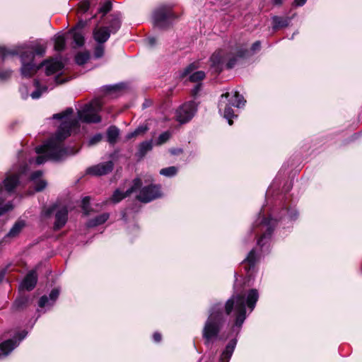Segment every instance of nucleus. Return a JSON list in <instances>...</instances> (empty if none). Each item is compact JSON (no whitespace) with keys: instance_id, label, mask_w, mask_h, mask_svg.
I'll list each match as a JSON object with an SVG mask.
<instances>
[{"instance_id":"f3484780","label":"nucleus","mask_w":362,"mask_h":362,"mask_svg":"<svg viewBox=\"0 0 362 362\" xmlns=\"http://www.w3.org/2000/svg\"><path fill=\"white\" fill-rule=\"evenodd\" d=\"M237 344V339H232L222 351L218 362H229Z\"/></svg>"},{"instance_id":"ddd939ff","label":"nucleus","mask_w":362,"mask_h":362,"mask_svg":"<svg viewBox=\"0 0 362 362\" xmlns=\"http://www.w3.org/2000/svg\"><path fill=\"white\" fill-rule=\"evenodd\" d=\"M59 295V290L58 288H54L52 290L49 296H42L38 302V306L40 308H44L46 310H49L55 303Z\"/></svg>"},{"instance_id":"72a5a7b5","label":"nucleus","mask_w":362,"mask_h":362,"mask_svg":"<svg viewBox=\"0 0 362 362\" xmlns=\"http://www.w3.org/2000/svg\"><path fill=\"white\" fill-rule=\"evenodd\" d=\"M286 218L295 219L297 217V212L296 211H291L289 208L285 207L282 210Z\"/></svg>"},{"instance_id":"dca6fc26","label":"nucleus","mask_w":362,"mask_h":362,"mask_svg":"<svg viewBox=\"0 0 362 362\" xmlns=\"http://www.w3.org/2000/svg\"><path fill=\"white\" fill-rule=\"evenodd\" d=\"M40 66H45V74L47 76L58 74L64 68V64L62 62L54 59L46 60Z\"/></svg>"},{"instance_id":"5fc2aeb1","label":"nucleus","mask_w":362,"mask_h":362,"mask_svg":"<svg viewBox=\"0 0 362 362\" xmlns=\"http://www.w3.org/2000/svg\"><path fill=\"white\" fill-rule=\"evenodd\" d=\"M306 1L307 0H295L294 4L296 6H303L306 2Z\"/></svg>"},{"instance_id":"2eb2a0df","label":"nucleus","mask_w":362,"mask_h":362,"mask_svg":"<svg viewBox=\"0 0 362 362\" xmlns=\"http://www.w3.org/2000/svg\"><path fill=\"white\" fill-rule=\"evenodd\" d=\"M226 52L224 50L216 51L210 58L211 67L214 69V71L219 73L222 70V65L225 60Z\"/></svg>"},{"instance_id":"a19ab883","label":"nucleus","mask_w":362,"mask_h":362,"mask_svg":"<svg viewBox=\"0 0 362 362\" xmlns=\"http://www.w3.org/2000/svg\"><path fill=\"white\" fill-rule=\"evenodd\" d=\"M13 209V205H0V216Z\"/></svg>"},{"instance_id":"864d4df0","label":"nucleus","mask_w":362,"mask_h":362,"mask_svg":"<svg viewBox=\"0 0 362 362\" xmlns=\"http://www.w3.org/2000/svg\"><path fill=\"white\" fill-rule=\"evenodd\" d=\"M90 201H92V198L89 196H86L83 198L82 204H88Z\"/></svg>"},{"instance_id":"39448f33","label":"nucleus","mask_w":362,"mask_h":362,"mask_svg":"<svg viewBox=\"0 0 362 362\" xmlns=\"http://www.w3.org/2000/svg\"><path fill=\"white\" fill-rule=\"evenodd\" d=\"M60 206L61 205H51L48 208H44L42 211V216L44 218H49L52 214H54V230H59L62 228L66 224L68 219L67 209L64 206L62 207H60Z\"/></svg>"},{"instance_id":"4c0bfd02","label":"nucleus","mask_w":362,"mask_h":362,"mask_svg":"<svg viewBox=\"0 0 362 362\" xmlns=\"http://www.w3.org/2000/svg\"><path fill=\"white\" fill-rule=\"evenodd\" d=\"M103 136L100 134H98L90 139L88 141V145L92 146L96 144L102 140Z\"/></svg>"},{"instance_id":"c756f323","label":"nucleus","mask_w":362,"mask_h":362,"mask_svg":"<svg viewBox=\"0 0 362 362\" xmlns=\"http://www.w3.org/2000/svg\"><path fill=\"white\" fill-rule=\"evenodd\" d=\"M272 20L274 23L273 26L275 29L286 27L288 25V20L287 18L274 16Z\"/></svg>"},{"instance_id":"7c9ffc66","label":"nucleus","mask_w":362,"mask_h":362,"mask_svg":"<svg viewBox=\"0 0 362 362\" xmlns=\"http://www.w3.org/2000/svg\"><path fill=\"white\" fill-rule=\"evenodd\" d=\"M177 173V168L175 166L163 168L160 170V174L165 177H173Z\"/></svg>"},{"instance_id":"4d7b16f0","label":"nucleus","mask_w":362,"mask_h":362,"mask_svg":"<svg viewBox=\"0 0 362 362\" xmlns=\"http://www.w3.org/2000/svg\"><path fill=\"white\" fill-rule=\"evenodd\" d=\"M137 135H138V134H135V131H134V132H132V133H130V134H127V138L128 139H132V138H133V137H134V136H136Z\"/></svg>"},{"instance_id":"f03ea898","label":"nucleus","mask_w":362,"mask_h":362,"mask_svg":"<svg viewBox=\"0 0 362 362\" xmlns=\"http://www.w3.org/2000/svg\"><path fill=\"white\" fill-rule=\"evenodd\" d=\"M73 112L71 108H69L63 113L55 114L53 115L54 119H63L62 124L59 127L56 135L52 137L49 141L36 148V151L45 153L51 159L59 160L69 154H74L75 151H68L66 149L62 148L59 143L70 135V130L78 124V119L71 118V115Z\"/></svg>"},{"instance_id":"79ce46f5","label":"nucleus","mask_w":362,"mask_h":362,"mask_svg":"<svg viewBox=\"0 0 362 362\" xmlns=\"http://www.w3.org/2000/svg\"><path fill=\"white\" fill-rule=\"evenodd\" d=\"M11 75V71L10 70H4L0 71V80H4L9 78Z\"/></svg>"},{"instance_id":"052dcab7","label":"nucleus","mask_w":362,"mask_h":362,"mask_svg":"<svg viewBox=\"0 0 362 362\" xmlns=\"http://www.w3.org/2000/svg\"><path fill=\"white\" fill-rule=\"evenodd\" d=\"M80 25H81V28H83V27L84 26V25H85V24H84V23H80Z\"/></svg>"},{"instance_id":"bf43d9fd","label":"nucleus","mask_w":362,"mask_h":362,"mask_svg":"<svg viewBox=\"0 0 362 362\" xmlns=\"http://www.w3.org/2000/svg\"><path fill=\"white\" fill-rule=\"evenodd\" d=\"M35 85L36 86L37 88L39 87V82L37 81H35Z\"/></svg>"},{"instance_id":"3c124183","label":"nucleus","mask_w":362,"mask_h":362,"mask_svg":"<svg viewBox=\"0 0 362 362\" xmlns=\"http://www.w3.org/2000/svg\"><path fill=\"white\" fill-rule=\"evenodd\" d=\"M235 61L236 59L235 58L230 59L227 64L228 68H232L235 64Z\"/></svg>"},{"instance_id":"680f3d73","label":"nucleus","mask_w":362,"mask_h":362,"mask_svg":"<svg viewBox=\"0 0 362 362\" xmlns=\"http://www.w3.org/2000/svg\"><path fill=\"white\" fill-rule=\"evenodd\" d=\"M19 303H20V301L18 300L16 301V304H18Z\"/></svg>"},{"instance_id":"a878e982","label":"nucleus","mask_w":362,"mask_h":362,"mask_svg":"<svg viewBox=\"0 0 362 362\" xmlns=\"http://www.w3.org/2000/svg\"><path fill=\"white\" fill-rule=\"evenodd\" d=\"M119 130L115 126L110 127L107 130V139L111 144H115L119 138Z\"/></svg>"},{"instance_id":"e433bc0d","label":"nucleus","mask_w":362,"mask_h":362,"mask_svg":"<svg viewBox=\"0 0 362 362\" xmlns=\"http://www.w3.org/2000/svg\"><path fill=\"white\" fill-rule=\"evenodd\" d=\"M104 54V46L101 44L98 45L94 51V55L96 58L101 57Z\"/></svg>"},{"instance_id":"9d476101","label":"nucleus","mask_w":362,"mask_h":362,"mask_svg":"<svg viewBox=\"0 0 362 362\" xmlns=\"http://www.w3.org/2000/svg\"><path fill=\"white\" fill-rule=\"evenodd\" d=\"M113 163L107 161L88 168L86 170L87 174L93 176H102L108 174L113 169Z\"/></svg>"},{"instance_id":"b1692460","label":"nucleus","mask_w":362,"mask_h":362,"mask_svg":"<svg viewBox=\"0 0 362 362\" xmlns=\"http://www.w3.org/2000/svg\"><path fill=\"white\" fill-rule=\"evenodd\" d=\"M259 259L256 249H252L247 255V257L244 259L243 263L248 266V269H252L255 267L256 263Z\"/></svg>"},{"instance_id":"2f4dec72","label":"nucleus","mask_w":362,"mask_h":362,"mask_svg":"<svg viewBox=\"0 0 362 362\" xmlns=\"http://www.w3.org/2000/svg\"><path fill=\"white\" fill-rule=\"evenodd\" d=\"M121 26V21L118 16L114 17L110 22V33H116Z\"/></svg>"},{"instance_id":"20e7f679","label":"nucleus","mask_w":362,"mask_h":362,"mask_svg":"<svg viewBox=\"0 0 362 362\" xmlns=\"http://www.w3.org/2000/svg\"><path fill=\"white\" fill-rule=\"evenodd\" d=\"M276 221V219L272 217L267 218L261 214H259L256 223L255 233V235L259 234V238L257 240V245L262 250H264V247H266V250H267V244L271 240V236Z\"/></svg>"},{"instance_id":"cd10ccee","label":"nucleus","mask_w":362,"mask_h":362,"mask_svg":"<svg viewBox=\"0 0 362 362\" xmlns=\"http://www.w3.org/2000/svg\"><path fill=\"white\" fill-rule=\"evenodd\" d=\"M152 140L146 141L139 144V153L141 156H144V155L149 151L152 149Z\"/></svg>"},{"instance_id":"aec40b11","label":"nucleus","mask_w":362,"mask_h":362,"mask_svg":"<svg viewBox=\"0 0 362 362\" xmlns=\"http://www.w3.org/2000/svg\"><path fill=\"white\" fill-rule=\"evenodd\" d=\"M37 276L35 271H30L21 284V288L27 291H31L37 284Z\"/></svg>"},{"instance_id":"5701e85b","label":"nucleus","mask_w":362,"mask_h":362,"mask_svg":"<svg viewBox=\"0 0 362 362\" xmlns=\"http://www.w3.org/2000/svg\"><path fill=\"white\" fill-rule=\"evenodd\" d=\"M42 175V171H36L31 175V180L34 182V186L36 191H41L47 186V182L40 177Z\"/></svg>"},{"instance_id":"412c9836","label":"nucleus","mask_w":362,"mask_h":362,"mask_svg":"<svg viewBox=\"0 0 362 362\" xmlns=\"http://www.w3.org/2000/svg\"><path fill=\"white\" fill-rule=\"evenodd\" d=\"M25 226V222L23 220H18L8 232V233L4 236V240L6 239H12L17 237L20 233L22 231L23 228Z\"/></svg>"},{"instance_id":"f257e3e1","label":"nucleus","mask_w":362,"mask_h":362,"mask_svg":"<svg viewBox=\"0 0 362 362\" xmlns=\"http://www.w3.org/2000/svg\"><path fill=\"white\" fill-rule=\"evenodd\" d=\"M259 298V293L256 289H250L246 293L233 295L225 304V311L221 303H217L211 305L209 311V317L202 330V336L206 345H209L214 340H226L227 337L220 335L225 316L229 315L233 310L235 311V321L232 331L236 334L246 319L247 309L251 313L255 308Z\"/></svg>"},{"instance_id":"c9c22d12","label":"nucleus","mask_w":362,"mask_h":362,"mask_svg":"<svg viewBox=\"0 0 362 362\" xmlns=\"http://www.w3.org/2000/svg\"><path fill=\"white\" fill-rule=\"evenodd\" d=\"M170 137V134L168 132H165L163 133H162L158 139V141L156 142V144L157 145H161L163 144V143L166 142Z\"/></svg>"},{"instance_id":"bb28decb","label":"nucleus","mask_w":362,"mask_h":362,"mask_svg":"<svg viewBox=\"0 0 362 362\" xmlns=\"http://www.w3.org/2000/svg\"><path fill=\"white\" fill-rule=\"evenodd\" d=\"M166 18H167V15L163 9L157 10L154 13V16H153L154 23L157 26L162 27L163 22L165 21Z\"/></svg>"},{"instance_id":"1a4fd4ad","label":"nucleus","mask_w":362,"mask_h":362,"mask_svg":"<svg viewBox=\"0 0 362 362\" xmlns=\"http://www.w3.org/2000/svg\"><path fill=\"white\" fill-rule=\"evenodd\" d=\"M160 195L161 192L160 187L158 186L153 185L143 188L138 195V199L142 202H148L157 197H159Z\"/></svg>"},{"instance_id":"6e6d98bb","label":"nucleus","mask_w":362,"mask_h":362,"mask_svg":"<svg viewBox=\"0 0 362 362\" xmlns=\"http://www.w3.org/2000/svg\"><path fill=\"white\" fill-rule=\"evenodd\" d=\"M122 89V85H115L110 88V90H117Z\"/></svg>"},{"instance_id":"393cba45","label":"nucleus","mask_w":362,"mask_h":362,"mask_svg":"<svg viewBox=\"0 0 362 362\" xmlns=\"http://www.w3.org/2000/svg\"><path fill=\"white\" fill-rule=\"evenodd\" d=\"M109 217L110 215L108 213H103L93 218L90 219L86 223L87 227L93 228L101 225L106 222Z\"/></svg>"},{"instance_id":"49530a36","label":"nucleus","mask_w":362,"mask_h":362,"mask_svg":"<svg viewBox=\"0 0 362 362\" xmlns=\"http://www.w3.org/2000/svg\"><path fill=\"white\" fill-rule=\"evenodd\" d=\"M261 47V42L260 41H256L255 43L252 44L251 49L252 52H256L257 50H259Z\"/></svg>"},{"instance_id":"37998d69","label":"nucleus","mask_w":362,"mask_h":362,"mask_svg":"<svg viewBox=\"0 0 362 362\" xmlns=\"http://www.w3.org/2000/svg\"><path fill=\"white\" fill-rule=\"evenodd\" d=\"M47 88L46 87H43L42 90H40L39 89H37V90L34 91L31 94V97L33 98V99H37L38 98L40 97L42 93L44 91H46Z\"/></svg>"},{"instance_id":"473e14b6","label":"nucleus","mask_w":362,"mask_h":362,"mask_svg":"<svg viewBox=\"0 0 362 362\" xmlns=\"http://www.w3.org/2000/svg\"><path fill=\"white\" fill-rule=\"evenodd\" d=\"M74 40L76 45L81 47L84 44V37L81 33L74 30L73 35Z\"/></svg>"},{"instance_id":"603ef678","label":"nucleus","mask_w":362,"mask_h":362,"mask_svg":"<svg viewBox=\"0 0 362 362\" xmlns=\"http://www.w3.org/2000/svg\"><path fill=\"white\" fill-rule=\"evenodd\" d=\"M6 272V269H2L1 270H0V283L4 279Z\"/></svg>"},{"instance_id":"ea45409f","label":"nucleus","mask_w":362,"mask_h":362,"mask_svg":"<svg viewBox=\"0 0 362 362\" xmlns=\"http://www.w3.org/2000/svg\"><path fill=\"white\" fill-rule=\"evenodd\" d=\"M135 211L134 207L127 208L123 213L122 218L124 221H127L130 218L131 214Z\"/></svg>"},{"instance_id":"58836bf2","label":"nucleus","mask_w":362,"mask_h":362,"mask_svg":"<svg viewBox=\"0 0 362 362\" xmlns=\"http://www.w3.org/2000/svg\"><path fill=\"white\" fill-rule=\"evenodd\" d=\"M111 3L110 1H107L104 4V5L100 8L99 12L103 13V14L107 13L111 9Z\"/></svg>"},{"instance_id":"6ab92c4d","label":"nucleus","mask_w":362,"mask_h":362,"mask_svg":"<svg viewBox=\"0 0 362 362\" xmlns=\"http://www.w3.org/2000/svg\"><path fill=\"white\" fill-rule=\"evenodd\" d=\"M94 40L99 44L105 42L110 36L107 27H96L93 32Z\"/></svg>"},{"instance_id":"0eeeda50","label":"nucleus","mask_w":362,"mask_h":362,"mask_svg":"<svg viewBox=\"0 0 362 362\" xmlns=\"http://www.w3.org/2000/svg\"><path fill=\"white\" fill-rule=\"evenodd\" d=\"M28 332L26 331H22L18 333L13 338L6 340L5 341L0 344V356H8L16 347H17L20 342L25 338Z\"/></svg>"},{"instance_id":"c85d7f7f","label":"nucleus","mask_w":362,"mask_h":362,"mask_svg":"<svg viewBox=\"0 0 362 362\" xmlns=\"http://www.w3.org/2000/svg\"><path fill=\"white\" fill-rule=\"evenodd\" d=\"M54 49L62 51L65 47V37L63 35H58L54 37Z\"/></svg>"},{"instance_id":"6e6552de","label":"nucleus","mask_w":362,"mask_h":362,"mask_svg":"<svg viewBox=\"0 0 362 362\" xmlns=\"http://www.w3.org/2000/svg\"><path fill=\"white\" fill-rule=\"evenodd\" d=\"M197 112V105L194 102L184 104L176 112V119L180 123L190 120Z\"/></svg>"},{"instance_id":"09e8293b","label":"nucleus","mask_w":362,"mask_h":362,"mask_svg":"<svg viewBox=\"0 0 362 362\" xmlns=\"http://www.w3.org/2000/svg\"><path fill=\"white\" fill-rule=\"evenodd\" d=\"M47 160V158L44 156H40L37 158L35 163L37 165H41Z\"/></svg>"},{"instance_id":"4be33fe9","label":"nucleus","mask_w":362,"mask_h":362,"mask_svg":"<svg viewBox=\"0 0 362 362\" xmlns=\"http://www.w3.org/2000/svg\"><path fill=\"white\" fill-rule=\"evenodd\" d=\"M19 183L18 177L16 175L6 176L3 182L4 188L8 192H13Z\"/></svg>"},{"instance_id":"423d86ee","label":"nucleus","mask_w":362,"mask_h":362,"mask_svg":"<svg viewBox=\"0 0 362 362\" xmlns=\"http://www.w3.org/2000/svg\"><path fill=\"white\" fill-rule=\"evenodd\" d=\"M102 107V103L100 100H94L90 104L81 111H78V119L87 123H95L100 122V117L97 112Z\"/></svg>"},{"instance_id":"a211bd4d","label":"nucleus","mask_w":362,"mask_h":362,"mask_svg":"<svg viewBox=\"0 0 362 362\" xmlns=\"http://www.w3.org/2000/svg\"><path fill=\"white\" fill-rule=\"evenodd\" d=\"M47 49V44L46 43H41L40 42H33L30 49L32 50L31 52L28 54L26 52L25 53L26 57H28V59L33 60L34 58V55H38V56H43L45 53Z\"/></svg>"},{"instance_id":"4468645a","label":"nucleus","mask_w":362,"mask_h":362,"mask_svg":"<svg viewBox=\"0 0 362 362\" xmlns=\"http://www.w3.org/2000/svg\"><path fill=\"white\" fill-rule=\"evenodd\" d=\"M198 68L197 65L194 63L189 64L187 66L181 74L182 77L189 75V80L192 82H198L205 78V73L202 71H197L193 72Z\"/></svg>"},{"instance_id":"de8ad7c7","label":"nucleus","mask_w":362,"mask_h":362,"mask_svg":"<svg viewBox=\"0 0 362 362\" xmlns=\"http://www.w3.org/2000/svg\"><path fill=\"white\" fill-rule=\"evenodd\" d=\"M147 127H139L135 130V134H138V135L141 134H144L147 131Z\"/></svg>"},{"instance_id":"9b49d317","label":"nucleus","mask_w":362,"mask_h":362,"mask_svg":"<svg viewBox=\"0 0 362 362\" xmlns=\"http://www.w3.org/2000/svg\"><path fill=\"white\" fill-rule=\"evenodd\" d=\"M21 61H22V67L21 69V72L23 76L24 77H30L34 75L37 71L41 66H35L33 63V60L28 59V57H26L25 53H23L21 54Z\"/></svg>"},{"instance_id":"a18cd8bd","label":"nucleus","mask_w":362,"mask_h":362,"mask_svg":"<svg viewBox=\"0 0 362 362\" xmlns=\"http://www.w3.org/2000/svg\"><path fill=\"white\" fill-rule=\"evenodd\" d=\"M91 205H82V211L85 216H88L90 214Z\"/></svg>"},{"instance_id":"f704fd0d","label":"nucleus","mask_w":362,"mask_h":362,"mask_svg":"<svg viewBox=\"0 0 362 362\" xmlns=\"http://www.w3.org/2000/svg\"><path fill=\"white\" fill-rule=\"evenodd\" d=\"M89 58L88 53H79L76 56V62L78 64H85Z\"/></svg>"},{"instance_id":"c03bdc74","label":"nucleus","mask_w":362,"mask_h":362,"mask_svg":"<svg viewBox=\"0 0 362 362\" xmlns=\"http://www.w3.org/2000/svg\"><path fill=\"white\" fill-rule=\"evenodd\" d=\"M90 7V3L88 1H83L80 5V8L83 12H86Z\"/></svg>"},{"instance_id":"8fccbe9b","label":"nucleus","mask_w":362,"mask_h":362,"mask_svg":"<svg viewBox=\"0 0 362 362\" xmlns=\"http://www.w3.org/2000/svg\"><path fill=\"white\" fill-rule=\"evenodd\" d=\"M153 338L154 341L159 342L161 340V335L158 332H155L153 335Z\"/></svg>"},{"instance_id":"7ed1b4c3","label":"nucleus","mask_w":362,"mask_h":362,"mask_svg":"<svg viewBox=\"0 0 362 362\" xmlns=\"http://www.w3.org/2000/svg\"><path fill=\"white\" fill-rule=\"evenodd\" d=\"M245 102L243 97L237 90L222 94L219 102V111L223 112V117L228 120L230 125L233 124L232 118L236 117L230 105L240 108L245 105Z\"/></svg>"},{"instance_id":"f8f14e48","label":"nucleus","mask_w":362,"mask_h":362,"mask_svg":"<svg viewBox=\"0 0 362 362\" xmlns=\"http://www.w3.org/2000/svg\"><path fill=\"white\" fill-rule=\"evenodd\" d=\"M141 180L139 178L134 179L132 187L126 192H122L119 189H116L112 196V201L113 202H119L122 201L124 198L129 196L134 191L139 189L141 186Z\"/></svg>"},{"instance_id":"13d9d810","label":"nucleus","mask_w":362,"mask_h":362,"mask_svg":"<svg viewBox=\"0 0 362 362\" xmlns=\"http://www.w3.org/2000/svg\"><path fill=\"white\" fill-rule=\"evenodd\" d=\"M149 42L151 44V45H153L155 44L156 42V40L154 38H149Z\"/></svg>"}]
</instances>
